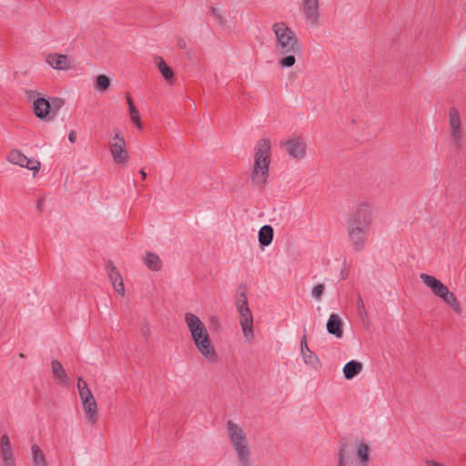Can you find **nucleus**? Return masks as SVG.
Wrapping results in <instances>:
<instances>
[{
	"mask_svg": "<svg viewBox=\"0 0 466 466\" xmlns=\"http://www.w3.org/2000/svg\"><path fill=\"white\" fill-rule=\"evenodd\" d=\"M185 321L199 353L208 362L217 363L218 353L212 346L208 332L201 319L197 315L187 312L185 314Z\"/></svg>",
	"mask_w": 466,
	"mask_h": 466,
	"instance_id": "1",
	"label": "nucleus"
},
{
	"mask_svg": "<svg viewBox=\"0 0 466 466\" xmlns=\"http://www.w3.org/2000/svg\"><path fill=\"white\" fill-rule=\"evenodd\" d=\"M270 156L269 139H259L255 146L254 166L250 180L260 189L264 188L269 176Z\"/></svg>",
	"mask_w": 466,
	"mask_h": 466,
	"instance_id": "2",
	"label": "nucleus"
},
{
	"mask_svg": "<svg viewBox=\"0 0 466 466\" xmlns=\"http://www.w3.org/2000/svg\"><path fill=\"white\" fill-rule=\"evenodd\" d=\"M370 459V448L367 443L353 444L343 438L338 451L337 466H367Z\"/></svg>",
	"mask_w": 466,
	"mask_h": 466,
	"instance_id": "3",
	"label": "nucleus"
},
{
	"mask_svg": "<svg viewBox=\"0 0 466 466\" xmlns=\"http://www.w3.org/2000/svg\"><path fill=\"white\" fill-rule=\"evenodd\" d=\"M276 36V47L281 54H299L301 47L295 32L284 22L272 25Z\"/></svg>",
	"mask_w": 466,
	"mask_h": 466,
	"instance_id": "4",
	"label": "nucleus"
},
{
	"mask_svg": "<svg viewBox=\"0 0 466 466\" xmlns=\"http://www.w3.org/2000/svg\"><path fill=\"white\" fill-rule=\"evenodd\" d=\"M228 435L241 466H251L247 436L241 427L232 420L227 421Z\"/></svg>",
	"mask_w": 466,
	"mask_h": 466,
	"instance_id": "5",
	"label": "nucleus"
},
{
	"mask_svg": "<svg viewBox=\"0 0 466 466\" xmlns=\"http://www.w3.org/2000/svg\"><path fill=\"white\" fill-rule=\"evenodd\" d=\"M422 282L431 289V292L441 299L448 306H450L458 315H461L462 309L458 301L455 294L441 280L433 276L421 273L420 276Z\"/></svg>",
	"mask_w": 466,
	"mask_h": 466,
	"instance_id": "6",
	"label": "nucleus"
},
{
	"mask_svg": "<svg viewBox=\"0 0 466 466\" xmlns=\"http://www.w3.org/2000/svg\"><path fill=\"white\" fill-rule=\"evenodd\" d=\"M243 288V291L238 292L236 301L238 311L240 314V325L245 338L251 339L253 332V317L248 305L246 294V287L240 285L239 289Z\"/></svg>",
	"mask_w": 466,
	"mask_h": 466,
	"instance_id": "7",
	"label": "nucleus"
},
{
	"mask_svg": "<svg viewBox=\"0 0 466 466\" xmlns=\"http://www.w3.org/2000/svg\"><path fill=\"white\" fill-rule=\"evenodd\" d=\"M371 220L370 206L366 202L360 203L348 219V229H355L357 228L358 229L370 231Z\"/></svg>",
	"mask_w": 466,
	"mask_h": 466,
	"instance_id": "8",
	"label": "nucleus"
},
{
	"mask_svg": "<svg viewBox=\"0 0 466 466\" xmlns=\"http://www.w3.org/2000/svg\"><path fill=\"white\" fill-rule=\"evenodd\" d=\"M28 101H33V110L35 116L41 120H53L51 117V104L49 99L41 96L36 90L25 91Z\"/></svg>",
	"mask_w": 466,
	"mask_h": 466,
	"instance_id": "9",
	"label": "nucleus"
},
{
	"mask_svg": "<svg viewBox=\"0 0 466 466\" xmlns=\"http://www.w3.org/2000/svg\"><path fill=\"white\" fill-rule=\"evenodd\" d=\"M114 139L116 142L110 145L113 159L116 164H126L128 158V154L126 150V141L118 132L115 134Z\"/></svg>",
	"mask_w": 466,
	"mask_h": 466,
	"instance_id": "10",
	"label": "nucleus"
},
{
	"mask_svg": "<svg viewBox=\"0 0 466 466\" xmlns=\"http://www.w3.org/2000/svg\"><path fill=\"white\" fill-rule=\"evenodd\" d=\"M449 122L451 131V138L457 147H461V117L458 110L455 107L449 109Z\"/></svg>",
	"mask_w": 466,
	"mask_h": 466,
	"instance_id": "11",
	"label": "nucleus"
},
{
	"mask_svg": "<svg viewBox=\"0 0 466 466\" xmlns=\"http://www.w3.org/2000/svg\"><path fill=\"white\" fill-rule=\"evenodd\" d=\"M303 13L306 22L311 25H319V0H303Z\"/></svg>",
	"mask_w": 466,
	"mask_h": 466,
	"instance_id": "12",
	"label": "nucleus"
},
{
	"mask_svg": "<svg viewBox=\"0 0 466 466\" xmlns=\"http://www.w3.org/2000/svg\"><path fill=\"white\" fill-rule=\"evenodd\" d=\"M285 147H287V151L289 155V157L295 158V159H301L306 155V144L305 142L299 138H292L289 140H287L284 143Z\"/></svg>",
	"mask_w": 466,
	"mask_h": 466,
	"instance_id": "13",
	"label": "nucleus"
},
{
	"mask_svg": "<svg viewBox=\"0 0 466 466\" xmlns=\"http://www.w3.org/2000/svg\"><path fill=\"white\" fill-rule=\"evenodd\" d=\"M368 235L369 231H364V229H358L357 228L355 229H348L349 238L356 251L364 249Z\"/></svg>",
	"mask_w": 466,
	"mask_h": 466,
	"instance_id": "14",
	"label": "nucleus"
},
{
	"mask_svg": "<svg viewBox=\"0 0 466 466\" xmlns=\"http://www.w3.org/2000/svg\"><path fill=\"white\" fill-rule=\"evenodd\" d=\"M301 354L307 365H310L314 369L320 367V361L318 356L309 350L307 344V336L303 335L300 341Z\"/></svg>",
	"mask_w": 466,
	"mask_h": 466,
	"instance_id": "15",
	"label": "nucleus"
},
{
	"mask_svg": "<svg viewBox=\"0 0 466 466\" xmlns=\"http://www.w3.org/2000/svg\"><path fill=\"white\" fill-rule=\"evenodd\" d=\"M46 62L56 70H67L72 67L67 56L62 54H50Z\"/></svg>",
	"mask_w": 466,
	"mask_h": 466,
	"instance_id": "16",
	"label": "nucleus"
},
{
	"mask_svg": "<svg viewBox=\"0 0 466 466\" xmlns=\"http://www.w3.org/2000/svg\"><path fill=\"white\" fill-rule=\"evenodd\" d=\"M53 378L57 380V383L63 386L68 385V378L62 363L57 360L51 361Z\"/></svg>",
	"mask_w": 466,
	"mask_h": 466,
	"instance_id": "17",
	"label": "nucleus"
},
{
	"mask_svg": "<svg viewBox=\"0 0 466 466\" xmlns=\"http://www.w3.org/2000/svg\"><path fill=\"white\" fill-rule=\"evenodd\" d=\"M327 330L329 334L336 336L337 338H341L343 335L342 330V322L340 318L332 313L327 322Z\"/></svg>",
	"mask_w": 466,
	"mask_h": 466,
	"instance_id": "18",
	"label": "nucleus"
},
{
	"mask_svg": "<svg viewBox=\"0 0 466 466\" xmlns=\"http://www.w3.org/2000/svg\"><path fill=\"white\" fill-rule=\"evenodd\" d=\"M86 400H82L83 409L86 411L88 420L91 424H95L97 420V404L95 400L86 398Z\"/></svg>",
	"mask_w": 466,
	"mask_h": 466,
	"instance_id": "19",
	"label": "nucleus"
},
{
	"mask_svg": "<svg viewBox=\"0 0 466 466\" xmlns=\"http://www.w3.org/2000/svg\"><path fill=\"white\" fill-rule=\"evenodd\" d=\"M362 370V363L357 360H350L343 368V374L346 380L356 377Z\"/></svg>",
	"mask_w": 466,
	"mask_h": 466,
	"instance_id": "20",
	"label": "nucleus"
},
{
	"mask_svg": "<svg viewBox=\"0 0 466 466\" xmlns=\"http://www.w3.org/2000/svg\"><path fill=\"white\" fill-rule=\"evenodd\" d=\"M274 230L269 225L263 226L258 231V242L260 247L268 246L273 240Z\"/></svg>",
	"mask_w": 466,
	"mask_h": 466,
	"instance_id": "21",
	"label": "nucleus"
},
{
	"mask_svg": "<svg viewBox=\"0 0 466 466\" xmlns=\"http://www.w3.org/2000/svg\"><path fill=\"white\" fill-rule=\"evenodd\" d=\"M127 102L128 104V110L130 113L131 120L136 127L141 130L143 128L142 121L138 110L137 109L134 101L129 93L126 94Z\"/></svg>",
	"mask_w": 466,
	"mask_h": 466,
	"instance_id": "22",
	"label": "nucleus"
},
{
	"mask_svg": "<svg viewBox=\"0 0 466 466\" xmlns=\"http://www.w3.org/2000/svg\"><path fill=\"white\" fill-rule=\"evenodd\" d=\"M157 65L158 67L159 72L163 76V77L169 82L170 84L174 80V72L170 66L167 65V63L164 61V59L160 56L156 57Z\"/></svg>",
	"mask_w": 466,
	"mask_h": 466,
	"instance_id": "23",
	"label": "nucleus"
},
{
	"mask_svg": "<svg viewBox=\"0 0 466 466\" xmlns=\"http://www.w3.org/2000/svg\"><path fill=\"white\" fill-rule=\"evenodd\" d=\"M7 160L15 165H18L22 167L28 165V157L25 156L21 151L13 149L7 156Z\"/></svg>",
	"mask_w": 466,
	"mask_h": 466,
	"instance_id": "24",
	"label": "nucleus"
},
{
	"mask_svg": "<svg viewBox=\"0 0 466 466\" xmlns=\"http://www.w3.org/2000/svg\"><path fill=\"white\" fill-rule=\"evenodd\" d=\"M145 264L149 269L154 271H158L162 268L161 259L157 255L152 252H147L145 257Z\"/></svg>",
	"mask_w": 466,
	"mask_h": 466,
	"instance_id": "25",
	"label": "nucleus"
},
{
	"mask_svg": "<svg viewBox=\"0 0 466 466\" xmlns=\"http://www.w3.org/2000/svg\"><path fill=\"white\" fill-rule=\"evenodd\" d=\"M33 454V466H47L46 459L37 444H34L31 447Z\"/></svg>",
	"mask_w": 466,
	"mask_h": 466,
	"instance_id": "26",
	"label": "nucleus"
},
{
	"mask_svg": "<svg viewBox=\"0 0 466 466\" xmlns=\"http://www.w3.org/2000/svg\"><path fill=\"white\" fill-rule=\"evenodd\" d=\"M0 450H1V454H2L3 460H5V459L8 460L10 458H14L13 452L11 450L10 440L6 434H3L1 437Z\"/></svg>",
	"mask_w": 466,
	"mask_h": 466,
	"instance_id": "27",
	"label": "nucleus"
},
{
	"mask_svg": "<svg viewBox=\"0 0 466 466\" xmlns=\"http://www.w3.org/2000/svg\"><path fill=\"white\" fill-rule=\"evenodd\" d=\"M50 104H51V117L54 119L57 114V112L60 110V108L65 105V100L60 97H51L50 98Z\"/></svg>",
	"mask_w": 466,
	"mask_h": 466,
	"instance_id": "28",
	"label": "nucleus"
},
{
	"mask_svg": "<svg viewBox=\"0 0 466 466\" xmlns=\"http://www.w3.org/2000/svg\"><path fill=\"white\" fill-rule=\"evenodd\" d=\"M110 86V79L106 75H99L96 79V87L101 91H106Z\"/></svg>",
	"mask_w": 466,
	"mask_h": 466,
	"instance_id": "29",
	"label": "nucleus"
},
{
	"mask_svg": "<svg viewBox=\"0 0 466 466\" xmlns=\"http://www.w3.org/2000/svg\"><path fill=\"white\" fill-rule=\"evenodd\" d=\"M295 55L296 54H289L285 56H283L279 61V64L282 66V67H291L295 65L296 63V58H295Z\"/></svg>",
	"mask_w": 466,
	"mask_h": 466,
	"instance_id": "30",
	"label": "nucleus"
},
{
	"mask_svg": "<svg viewBox=\"0 0 466 466\" xmlns=\"http://www.w3.org/2000/svg\"><path fill=\"white\" fill-rule=\"evenodd\" d=\"M79 397L81 400H86L87 399H93L94 396L91 390L88 388V385L82 386V388L78 389Z\"/></svg>",
	"mask_w": 466,
	"mask_h": 466,
	"instance_id": "31",
	"label": "nucleus"
},
{
	"mask_svg": "<svg viewBox=\"0 0 466 466\" xmlns=\"http://www.w3.org/2000/svg\"><path fill=\"white\" fill-rule=\"evenodd\" d=\"M29 170H33L34 173H36L39 171L41 167V163L38 160L28 158V165L25 166Z\"/></svg>",
	"mask_w": 466,
	"mask_h": 466,
	"instance_id": "32",
	"label": "nucleus"
},
{
	"mask_svg": "<svg viewBox=\"0 0 466 466\" xmlns=\"http://www.w3.org/2000/svg\"><path fill=\"white\" fill-rule=\"evenodd\" d=\"M110 272H109V279L113 283L116 282V279H122V277L120 275V273L116 270V268L115 266H110Z\"/></svg>",
	"mask_w": 466,
	"mask_h": 466,
	"instance_id": "33",
	"label": "nucleus"
},
{
	"mask_svg": "<svg viewBox=\"0 0 466 466\" xmlns=\"http://www.w3.org/2000/svg\"><path fill=\"white\" fill-rule=\"evenodd\" d=\"M357 309H358L359 313L361 316V318H364V317L367 318V312L365 310L364 301L360 296L358 297Z\"/></svg>",
	"mask_w": 466,
	"mask_h": 466,
	"instance_id": "34",
	"label": "nucleus"
},
{
	"mask_svg": "<svg viewBox=\"0 0 466 466\" xmlns=\"http://www.w3.org/2000/svg\"><path fill=\"white\" fill-rule=\"evenodd\" d=\"M323 291H324V285L318 284L312 289V296L315 297L317 299H319L323 294Z\"/></svg>",
	"mask_w": 466,
	"mask_h": 466,
	"instance_id": "35",
	"label": "nucleus"
},
{
	"mask_svg": "<svg viewBox=\"0 0 466 466\" xmlns=\"http://www.w3.org/2000/svg\"><path fill=\"white\" fill-rule=\"evenodd\" d=\"M115 290L120 295V296H124L125 295V287H124V283H123V279H120V281H118V283H113L112 284Z\"/></svg>",
	"mask_w": 466,
	"mask_h": 466,
	"instance_id": "36",
	"label": "nucleus"
},
{
	"mask_svg": "<svg viewBox=\"0 0 466 466\" xmlns=\"http://www.w3.org/2000/svg\"><path fill=\"white\" fill-rule=\"evenodd\" d=\"M210 11L214 15V16L217 18V21L220 25H223L225 21H224V18L222 17V15L219 14L218 10L216 7H211Z\"/></svg>",
	"mask_w": 466,
	"mask_h": 466,
	"instance_id": "37",
	"label": "nucleus"
},
{
	"mask_svg": "<svg viewBox=\"0 0 466 466\" xmlns=\"http://www.w3.org/2000/svg\"><path fill=\"white\" fill-rule=\"evenodd\" d=\"M177 46L181 48V49H185L187 47V43H186V40L184 38H178L177 39Z\"/></svg>",
	"mask_w": 466,
	"mask_h": 466,
	"instance_id": "38",
	"label": "nucleus"
},
{
	"mask_svg": "<svg viewBox=\"0 0 466 466\" xmlns=\"http://www.w3.org/2000/svg\"><path fill=\"white\" fill-rule=\"evenodd\" d=\"M68 140L71 142V143H75L76 140V133L75 130H71L69 132V135H68Z\"/></svg>",
	"mask_w": 466,
	"mask_h": 466,
	"instance_id": "39",
	"label": "nucleus"
},
{
	"mask_svg": "<svg viewBox=\"0 0 466 466\" xmlns=\"http://www.w3.org/2000/svg\"><path fill=\"white\" fill-rule=\"evenodd\" d=\"M3 461H4L5 466H15L14 458H10L8 460L5 459V460H3Z\"/></svg>",
	"mask_w": 466,
	"mask_h": 466,
	"instance_id": "40",
	"label": "nucleus"
},
{
	"mask_svg": "<svg viewBox=\"0 0 466 466\" xmlns=\"http://www.w3.org/2000/svg\"><path fill=\"white\" fill-rule=\"evenodd\" d=\"M87 385L86 381L84 380L82 377L77 379V389L82 388V386Z\"/></svg>",
	"mask_w": 466,
	"mask_h": 466,
	"instance_id": "41",
	"label": "nucleus"
},
{
	"mask_svg": "<svg viewBox=\"0 0 466 466\" xmlns=\"http://www.w3.org/2000/svg\"><path fill=\"white\" fill-rule=\"evenodd\" d=\"M427 465H428V466H442L441 463L436 462V461H427Z\"/></svg>",
	"mask_w": 466,
	"mask_h": 466,
	"instance_id": "42",
	"label": "nucleus"
},
{
	"mask_svg": "<svg viewBox=\"0 0 466 466\" xmlns=\"http://www.w3.org/2000/svg\"><path fill=\"white\" fill-rule=\"evenodd\" d=\"M139 173L142 177V179L145 180L147 177V173L145 172V170L142 168V169H140Z\"/></svg>",
	"mask_w": 466,
	"mask_h": 466,
	"instance_id": "43",
	"label": "nucleus"
},
{
	"mask_svg": "<svg viewBox=\"0 0 466 466\" xmlns=\"http://www.w3.org/2000/svg\"><path fill=\"white\" fill-rule=\"evenodd\" d=\"M42 203H43V198L38 199V201H37V208H38L39 209H41Z\"/></svg>",
	"mask_w": 466,
	"mask_h": 466,
	"instance_id": "44",
	"label": "nucleus"
}]
</instances>
